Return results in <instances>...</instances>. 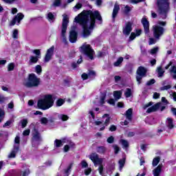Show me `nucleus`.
<instances>
[{
  "mask_svg": "<svg viewBox=\"0 0 176 176\" xmlns=\"http://www.w3.org/2000/svg\"><path fill=\"white\" fill-rule=\"evenodd\" d=\"M96 19L101 21L102 18L98 11H83L75 17L74 23H78L83 28L82 36L87 38L96 25Z\"/></svg>",
  "mask_w": 176,
  "mask_h": 176,
  "instance_id": "f257e3e1",
  "label": "nucleus"
},
{
  "mask_svg": "<svg viewBox=\"0 0 176 176\" xmlns=\"http://www.w3.org/2000/svg\"><path fill=\"white\" fill-rule=\"evenodd\" d=\"M37 105L40 109L46 111L54 105V97L51 94L44 95L38 100Z\"/></svg>",
  "mask_w": 176,
  "mask_h": 176,
  "instance_id": "f03ea898",
  "label": "nucleus"
},
{
  "mask_svg": "<svg viewBox=\"0 0 176 176\" xmlns=\"http://www.w3.org/2000/svg\"><path fill=\"white\" fill-rule=\"evenodd\" d=\"M89 159L93 162L94 166H99L98 170L100 175H104V166L102 165L104 158L98 157V154L94 153L89 155Z\"/></svg>",
  "mask_w": 176,
  "mask_h": 176,
  "instance_id": "7ed1b4c3",
  "label": "nucleus"
},
{
  "mask_svg": "<svg viewBox=\"0 0 176 176\" xmlns=\"http://www.w3.org/2000/svg\"><path fill=\"white\" fill-rule=\"evenodd\" d=\"M165 21H158L157 24L153 26V35L155 39H160V36L164 34Z\"/></svg>",
  "mask_w": 176,
  "mask_h": 176,
  "instance_id": "20e7f679",
  "label": "nucleus"
},
{
  "mask_svg": "<svg viewBox=\"0 0 176 176\" xmlns=\"http://www.w3.org/2000/svg\"><path fill=\"white\" fill-rule=\"evenodd\" d=\"M41 83V79L36 77L34 74H31L28 76L27 80L23 82V85L26 87H38V85Z\"/></svg>",
  "mask_w": 176,
  "mask_h": 176,
  "instance_id": "39448f33",
  "label": "nucleus"
},
{
  "mask_svg": "<svg viewBox=\"0 0 176 176\" xmlns=\"http://www.w3.org/2000/svg\"><path fill=\"white\" fill-rule=\"evenodd\" d=\"M157 6L160 14H166L170 10L168 0H157Z\"/></svg>",
  "mask_w": 176,
  "mask_h": 176,
  "instance_id": "423d86ee",
  "label": "nucleus"
},
{
  "mask_svg": "<svg viewBox=\"0 0 176 176\" xmlns=\"http://www.w3.org/2000/svg\"><path fill=\"white\" fill-rule=\"evenodd\" d=\"M80 52L88 56L90 60H93L94 58V50H93L90 45L87 43H84L82 45L80 48Z\"/></svg>",
  "mask_w": 176,
  "mask_h": 176,
  "instance_id": "0eeeda50",
  "label": "nucleus"
},
{
  "mask_svg": "<svg viewBox=\"0 0 176 176\" xmlns=\"http://www.w3.org/2000/svg\"><path fill=\"white\" fill-rule=\"evenodd\" d=\"M63 19L61 27V37L63 38V41H66L65 34H67V28L68 27V23H69V17L65 14L63 15Z\"/></svg>",
  "mask_w": 176,
  "mask_h": 176,
  "instance_id": "6e6552de",
  "label": "nucleus"
},
{
  "mask_svg": "<svg viewBox=\"0 0 176 176\" xmlns=\"http://www.w3.org/2000/svg\"><path fill=\"white\" fill-rule=\"evenodd\" d=\"M138 76H136L138 85H141V80L146 75V69L144 67H140L137 70Z\"/></svg>",
  "mask_w": 176,
  "mask_h": 176,
  "instance_id": "1a4fd4ad",
  "label": "nucleus"
},
{
  "mask_svg": "<svg viewBox=\"0 0 176 176\" xmlns=\"http://www.w3.org/2000/svg\"><path fill=\"white\" fill-rule=\"evenodd\" d=\"M42 141V138H41V135L38 130L34 129L33 131V138H32V145L35 146V145H39V143Z\"/></svg>",
  "mask_w": 176,
  "mask_h": 176,
  "instance_id": "9d476101",
  "label": "nucleus"
},
{
  "mask_svg": "<svg viewBox=\"0 0 176 176\" xmlns=\"http://www.w3.org/2000/svg\"><path fill=\"white\" fill-rule=\"evenodd\" d=\"M109 120H111V117H109V115L104 114L101 121H95L96 126H100V124H104V126H107V124H109Z\"/></svg>",
  "mask_w": 176,
  "mask_h": 176,
  "instance_id": "9b49d317",
  "label": "nucleus"
},
{
  "mask_svg": "<svg viewBox=\"0 0 176 176\" xmlns=\"http://www.w3.org/2000/svg\"><path fill=\"white\" fill-rule=\"evenodd\" d=\"M24 19V14L23 13L19 12L16 14V16L11 21L10 25H20V21Z\"/></svg>",
  "mask_w": 176,
  "mask_h": 176,
  "instance_id": "f8f14e48",
  "label": "nucleus"
},
{
  "mask_svg": "<svg viewBox=\"0 0 176 176\" xmlns=\"http://www.w3.org/2000/svg\"><path fill=\"white\" fill-rule=\"evenodd\" d=\"M76 28V27L73 25L72 27V30L69 33V41L71 42V43H75V42H76L78 39V33L75 32Z\"/></svg>",
  "mask_w": 176,
  "mask_h": 176,
  "instance_id": "ddd939ff",
  "label": "nucleus"
},
{
  "mask_svg": "<svg viewBox=\"0 0 176 176\" xmlns=\"http://www.w3.org/2000/svg\"><path fill=\"white\" fill-rule=\"evenodd\" d=\"M126 119L124 122V126H127L133 119V109H129L125 113Z\"/></svg>",
  "mask_w": 176,
  "mask_h": 176,
  "instance_id": "4468645a",
  "label": "nucleus"
},
{
  "mask_svg": "<svg viewBox=\"0 0 176 176\" xmlns=\"http://www.w3.org/2000/svg\"><path fill=\"white\" fill-rule=\"evenodd\" d=\"M54 53V47L52 46L47 50L45 57V63H49L52 60V57Z\"/></svg>",
  "mask_w": 176,
  "mask_h": 176,
  "instance_id": "2eb2a0df",
  "label": "nucleus"
},
{
  "mask_svg": "<svg viewBox=\"0 0 176 176\" xmlns=\"http://www.w3.org/2000/svg\"><path fill=\"white\" fill-rule=\"evenodd\" d=\"M142 23L144 28L145 34H149V22L146 19V18L143 17L142 19Z\"/></svg>",
  "mask_w": 176,
  "mask_h": 176,
  "instance_id": "dca6fc26",
  "label": "nucleus"
},
{
  "mask_svg": "<svg viewBox=\"0 0 176 176\" xmlns=\"http://www.w3.org/2000/svg\"><path fill=\"white\" fill-rule=\"evenodd\" d=\"M133 28H131V23L128 22L123 29L124 35H130V33L131 32Z\"/></svg>",
  "mask_w": 176,
  "mask_h": 176,
  "instance_id": "f3484780",
  "label": "nucleus"
},
{
  "mask_svg": "<svg viewBox=\"0 0 176 176\" xmlns=\"http://www.w3.org/2000/svg\"><path fill=\"white\" fill-rule=\"evenodd\" d=\"M162 107V103L158 102L155 104V105L152 106L151 107L148 108L146 111L147 113H151V112H155V111H157L159 108Z\"/></svg>",
  "mask_w": 176,
  "mask_h": 176,
  "instance_id": "a211bd4d",
  "label": "nucleus"
},
{
  "mask_svg": "<svg viewBox=\"0 0 176 176\" xmlns=\"http://www.w3.org/2000/svg\"><path fill=\"white\" fill-rule=\"evenodd\" d=\"M17 152H19V144L14 146L13 150L8 155L9 159H13L14 157H16V153H17Z\"/></svg>",
  "mask_w": 176,
  "mask_h": 176,
  "instance_id": "6ab92c4d",
  "label": "nucleus"
},
{
  "mask_svg": "<svg viewBox=\"0 0 176 176\" xmlns=\"http://www.w3.org/2000/svg\"><path fill=\"white\" fill-rule=\"evenodd\" d=\"M119 10H120V7L119 6V4H118V3H116L112 14L113 20H115L116 16L118 15V13H119Z\"/></svg>",
  "mask_w": 176,
  "mask_h": 176,
  "instance_id": "aec40b11",
  "label": "nucleus"
},
{
  "mask_svg": "<svg viewBox=\"0 0 176 176\" xmlns=\"http://www.w3.org/2000/svg\"><path fill=\"white\" fill-rule=\"evenodd\" d=\"M96 72L94 71H90L88 74L86 73H84L82 74L81 77L83 79V80H86V79H89V78H91V76H95Z\"/></svg>",
  "mask_w": 176,
  "mask_h": 176,
  "instance_id": "412c9836",
  "label": "nucleus"
},
{
  "mask_svg": "<svg viewBox=\"0 0 176 176\" xmlns=\"http://www.w3.org/2000/svg\"><path fill=\"white\" fill-rule=\"evenodd\" d=\"M142 32V31L141 30H137L135 32H132L129 36V41H134L136 36H140V35H141Z\"/></svg>",
  "mask_w": 176,
  "mask_h": 176,
  "instance_id": "4be33fe9",
  "label": "nucleus"
},
{
  "mask_svg": "<svg viewBox=\"0 0 176 176\" xmlns=\"http://www.w3.org/2000/svg\"><path fill=\"white\" fill-rule=\"evenodd\" d=\"M162 165H158L157 166V168H155L153 170V174L154 176H160V173H162Z\"/></svg>",
  "mask_w": 176,
  "mask_h": 176,
  "instance_id": "5701e85b",
  "label": "nucleus"
},
{
  "mask_svg": "<svg viewBox=\"0 0 176 176\" xmlns=\"http://www.w3.org/2000/svg\"><path fill=\"white\" fill-rule=\"evenodd\" d=\"M122 94H123V91H115L113 92V97L116 101L122 98Z\"/></svg>",
  "mask_w": 176,
  "mask_h": 176,
  "instance_id": "b1692460",
  "label": "nucleus"
},
{
  "mask_svg": "<svg viewBox=\"0 0 176 176\" xmlns=\"http://www.w3.org/2000/svg\"><path fill=\"white\" fill-rule=\"evenodd\" d=\"M166 126L168 127L169 129H174V122L172 118H168L166 119Z\"/></svg>",
  "mask_w": 176,
  "mask_h": 176,
  "instance_id": "393cba45",
  "label": "nucleus"
},
{
  "mask_svg": "<svg viewBox=\"0 0 176 176\" xmlns=\"http://www.w3.org/2000/svg\"><path fill=\"white\" fill-rule=\"evenodd\" d=\"M38 56H31L30 57L29 64H30V65H32V64H36V63H38Z\"/></svg>",
  "mask_w": 176,
  "mask_h": 176,
  "instance_id": "a878e982",
  "label": "nucleus"
},
{
  "mask_svg": "<svg viewBox=\"0 0 176 176\" xmlns=\"http://www.w3.org/2000/svg\"><path fill=\"white\" fill-rule=\"evenodd\" d=\"M58 118L60 120H62L63 122H67V120L69 119V117L67 115L65 114H59L58 116Z\"/></svg>",
  "mask_w": 176,
  "mask_h": 176,
  "instance_id": "bb28decb",
  "label": "nucleus"
},
{
  "mask_svg": "<svg viewBox=\"0 0 176 176\" xmlns=\"http://www.w3.org/2000/svg\"><path fill=\"white\" fill-rule=\"evenodd\" d=\"M123 63V57L120 56L118 58L117 61L113 63L114 67H120Z\"/></svg>",
  "mask_w": 176,
  "mask_h": 176,
  "instance_id": "cd10ccee",
  "label": "nucleus"
},
{
  "mask_svg": "<svg viewBox=\"0 0 176 176\" xmlns=\"http://www.w3.org/2000/svg\"><path fill=\"white\" fill-rule=\"evenodd\" d=\"M124 96L126 98H129V97H131V96H133V91H131V89L127 88L125 90Z\"/></svg>",
  "mask_w": 176,
  "mask_h": 176,
  "instance_id": "c85d7f7f",
  "label": "nucleus"
},
{
  "mask_svg": "<svg viewBox=\"0 0 176 176\" xmlns=\"http://www.w3.org/2000/svg\"><path fill=\"white\" fill-rule=\"evenodd\" d=\"M47 19L50 21V23H53V21H54L56 17H54V15L52 12H50L47 15Z\"/></svg>",
  "mask_w": 176,
  "mask_h": 176,
  "instance_id": "c756f323",
  "label": "nucleus"
},
{
  "mask_svg": "<svg viewBox=\"0 0 176 176\" xmlns=\"http://www.w3.org/2000/svg\"><path fill=\"white\" fill-rule=\"evenodd\" d=\"M121 145H122V148H124V149H126V148H129V142L126 140H123L122 139L120 141Z\"/></svg>",
  "mask_w": 176,
  "mask_h": 176,
  "instance_id": "7c9ffc66",
  "label": "nucleus"
},
{
  "mask_svg": "<svg viewBox=\"0 0 176 176\" xmlns=\"http://www.w3.org/2000/svg\"><path fill=\"white\" fill-rule=\"evenodd\" d=\"M157 72L159 78H162V76H163V75L164 74V70H163L162 67H158L157 68Z\"/></svg>",
  "mask_w": 176,
  "mask_h": 176,
  "instance_id": "2f4dec72",
  "label": "nucleus"
},
{
  "mask_svg": "<svg viewBox=\"0 0 176 176\" xmlns=\"http://www.w3.org/2000/svg\"><path fill=\"white\" fill-rule=\"evenodd\" d=\"M160 162V157H156L155 158H154L153 160V167H156V166H157V164H159V163Z\"/></svg>",
  "mask_w": 176,
  "mask_h": 176,
  "instance_id": "473e14b6",
  "label": "nucleus"
},
{
  "mask_svg": "<svg viewBox=\"0 0 176 176\" xmlns=\"http://www.w3.org/2000/svg\"><path fill=\"white\" fill-rule=\"evenodd\" d=\"M106 150L104 146H98L96 148V152H98V153H105Z\"/></svg>",
  "mask_w": 176,
  "mask_h": 176,
  "instance_id": "72a5a7b5",
  "label": "nucleus"
},
{
  "mask_svg": "<svg viewBox=\"0 0 176 176\" xmlns=\"http://www.w3.org/2000/svg\"><path fill=\"white\" fill-rule=\"evenodd\" d=\"M104 104H105V95L102 94L100 96V99L98 105H104Z\"/></svg>",
  "mask_w": 176,
  "mask_h": 176,
  "instance_id": "f704fd0d",
  "label": "nucleus"
},
{
  "mask_svg": "<svg viewBox=\"0 0 176 176\" xmlns=\"http://www.w3.org/2000/svg\"><path fill=\"white\" fill-rule=\"evenodd\" d=\"M82 3H78L74 8H73V10L74 12H78V10H79L80 9H82Z\"/></svg>",
  "mask_w": 176,
  "mask_h": 176,
  "instance_id": "c9c22d12",
  "label": "nucleus"
},
{
  "mask_svg": "<svg viewBox=\"0 0 176 176\" xmlns=\"http://www.w3.org/2000/svg\"><path fill=\"white\" fill-rule=\"evenodd\" d=\"M125 162H126V159H124V158H122V160H119V165H120V171H122V168H123Z\"/></svg>",
  "mask_w": 176,
  "mask_h": 176,
  "instance_id": "e433bc0d",
  "label": "nucleus"
},
{
  "mask_svg": "<svg viewBox=\"0 0 176 176\" xmlns=\"http://www.w3.org/2000/svg\"><path fill=\"white\" fill-rule=\"evenodd\" d=\"M157 52H159V47H155L153 49H151L150 51H149V53L150 54H156V53H157Z\"/></svg>",
  "mask_w": 176,
  "mask_h": 176,
  "instance_id": "4c0bfd02",
  "label": "nucleus"
},
{
  "mask_svg": "<svg viewBox=\"0 0 176 176\" xmlns=\"http://www.w3.org/2000/svg\"><path fill=\"white\" fill-rule=\"evenodd\" d=\"M169 72L170 73V75H172V76L173 75H176V66L175 65L172 66L169 69Z\"/></svg>",
  "mask_w": 176,
  "mask_h": 176,
  "instance_id": "58836bf2",
  "label": "nucleus"
},
{
  "mask_svg": "<svg viewBox=\"0 0 176 176\" xmlns=\"http://www.w3.org/2000/svg\"><path fill=\"white\" fill-rule=\"evenodd\" d=\"M35 71H36V74L40 75V74L42 72V67L41 65H37L35 67Z\"/></svg>",
  "mask_w": 176,
  "mask_h": 176,
  "instance_id": "ea45409f",
  "label": "nucleus"
},
{
  "mask_svg": "<svg viewBox=\"0 0 176 176\" xmlns=\"http://www.w3.org/2000/svg\"><path fill=\"white\" fill-rule=\"evenodd\" d=\"M12 38H14V39H17V38H19V30H17V29L14 30L12 32Z\"/></svg>",
  "mask_w": 176,
  "mask_h": 176,
  "instance_id": "a19ab883",
  "label": "nucleus"
},
{
  "mask_svg": "<svg viewBox=\"0 0 176 176\" xmlns=\"http://www.w3.org/2000/svg\"><path fill=\"white\" fill-rule=\"evenodd\" d=\"M55 146H56L57 148H60V146H63V142H61V140H56Z\"/></svg>",
  "mask_w": 176,
  "mask_h": 176,
  "instance_id": "79ce46f5",
  "label": "nucleus"
},
{
  "mask_svg": "<svg viewBox=\"0 0 176 176\" xmlns=\"http://www.w3.org/2000/svg\"><path fill=\"white\" fill-rule=\"evenodd\" d=\"M72 146H74L73 143H70V146L69 145H65L64 146V152H68L69 151V148H72Z\"/></svg>",
  "mask_w": 176,
  "mask_h": 176,
  "instance_id": "37998d69",
  "label": "nucleus"
},
{
  "mask_svg": "<svg viewBox=\"0 0 176 176\" xmlns=\"http://www.w3.org/2000/svg\"><path fill=\"white\" fill-rule=\"evenodd\" d=\"M64 104V100L59 99L56 101V106L61 107Z\"/></svg>",
  "mask_w": 176,
  "mask_h": 176,
  "instance_id": "c03bdc74",
  "label": "nucleus"
},
{
  "mask_svg": "<svg viewBox=\"0 0 176 176\" xmlns=\"http://www.w3.org/2000/svg\"><path fill=\"white\" fill-rule=\"evenodd\" d=\"M153 105V102H150L143 106V109H146V108H149V107H152Z\"/></svg>",
  "mask_w": 176,
  "mask_h": 176,
  "instance_id": "a18cd8bd",
  "label": "nucleus"
},
{
  "mask_svg": "<svg viewBox=\"0 0 176 176\" xmlns=\"http://www.w3.org/2000/svg\"><path fill=\"white\" fill-rule=\"evenodd\" d=\"M21 123L22 124V127L24 129V127H25V126H27L28 121L27 120L24 119L21 121Z\"/></svg>",
  "mask_w": 176,
  "mask_h": 176,
  "instance_id": "49530a36",
  "label": "nucleus"
},
{
  "mask_svg": "<svg viewBox=\"0 0 176 176\" xmlns=\"http://www.w3.org/2000/svg\"><path fill=\"white\" fill-rule=\"evenodd\" d=\"M5 116V112H3V110L0 109V122H2L3 120V116Z\"/></svg>",
  "mask_w": 176,
  "mask_h": 176,
  "instance_id": "de8ad7c7",
  "label": "nucleus"
},
{
  "mask_svg": "<svg viewBox=\"0 0 176 176\" xmlns=\"http://www.w3.org/2000/svg\"><path fill=\"white\" fill-rule=\"evenodd\" d=\"M156 43V39L153 38H150L148 41V45H155Z\"/></svg>",
  "mask_w": 176,
  "mask_h": 176,
  "instance_id": "09e8293b",
  "label": "nucleus"
},
{
  "mask_svg": "<svg viewBox=\"0 0 176 176\" xmlns=\"http://www.w3.org/2000/svg\"><path fill=\"white\" fill-rule=\"evenodd\" d=\"M47 122H48V120H47V118H42L41 119V123L42 124H47Z\"/></svg>",
  "mask_w": 176,
  "mask_h": 176,
  "instance_id": "8fccbe9b",
  "label": "nucleus"
},
{
  "mask_svg": "<svg viewBox=\"0 0 176 176\" xmlns=\"http://www.w3.org/2000/svg\"><path fill=\"white\" fill-rule=\"evenodd\" d=\"M156 82V80H155V79H151L150 80H148L147 82H146V85L147 86H151V85H154V83Z\"/></svg>",
  "mask_w": 176,
  "mask_h": 176,
  "instance_id": "3c124183",
  "label": "nucleus"
},
{
  "mask_svg": "<svg viewBox=\"0 0 176 176\" xmlns=\"http://www.w3.org/2000/svg\"><path fill=\"white\" fill-rule=\"evenodd\" d=\"M61 5V0H55L54 2V6H60Z\"/></svg>",
  "mask_w": 176,
  "mask_h": 176,
  "instance_id": "603ef678",
  "label": "nucleus"
},
{
  "mask_svg": "<svg viewBox=\"0 0 176 176\" xmlns=\"http://www.w3.org/2000/svg\"><path fill=\"white\" fill-rule=\"evenodd\" d=\"M81 166L83 168H86V167L89 166V164H87V162H86V161L83 160L81 162Z\"/></svg>",
  "mask_w": 176,
  "mask_h": 176,
  "instance_id": "864d4df0",
  "label": "nucleus"
},
{
  "mask_svg": "<svg viewBox=\"0 0 176 176\" xmlns=\"http://www.w3.org/2000/svg\"><path fill=\"white\" fill-rule=\"evenodd\" d=\"M113 147L115 151V153L118 154L119 151H120V149L119 148V146H118V145H113Z\"/></svg>",
  "mask_w": 176,
  "mask_h": 176,
  "instance_id": "5fc2aeb1",
  "label": "nucleus"
},
{
  "mask_svg": "<svg viewBox=\"0 0 176 176\" xmlns=\"http://www.w3.org/2000/svg\"><path fill=\"white\" fill-rule=\"evenodd\" d=\"M12 122L11 120L7 121L4 125H3V127H9V126H10V124H12Z\"/></svg>",
  "mask_w": 176,
  "mask_h": 176,
  "instance_id": "6e6d98bb",
  "label": "nucleus"
},
{
  "mask_svg": "<svg viewBox=\"0 0 176 176\" xmlns=\"http://www.w3.org/2000/svg\"><path fill=\"white\" fill-rule=\"evenodd\" d=\"M36 56H41V50H34L32 52Z\"/></svg>",
  "mask_w": 176,
  "mask_h": 176,
  "instance_id": "4d7b16f0",
  "label": "nucleus"
},
{
  "mask_svg": "<svg viewBox=\"0 0 176 176\" xmlns=\"http://www.w3.org/2000/svg\"><path fill=\"white\" fill-rule=\"evenodd\" d=\"M131 11V8H130L129 6H126L124 8V12L129 13V12Z\"/></svg>",
  "mask_w": 176,
  "mask_h": 176,
  "instance_id": "13d9d810",
  "label": "nucleus"
},
{
  "mask_svg": "<svg viewBox=\"0 0 176 176\" xmlns=\"http://www.w3.org/2000/svg\"><path fill=\"white\" fill-rule=\"evenodd\" d=\"M13 69H14V64L10 63L8 65V71H13Z\"/></svg>",
  "mask_w": 176,
  "mask_h": 176,
  "instance_id": "bf43d9fd",
  "label": "nucleus"
},
{
  "mask_svg": "<svg viewBox=\"0 0 176 176\" xmlns=\"http://www.w3.org/2000/svg\"><path fill=\"white\" fill-rule=\"evenodd\" d=\"M113 136H110L108 139H107V142L109 144H113Z\"/></svg>",
  "mask_w": 176,
  "mask_h": 176,
  "instance_id": "052dcab7",
  "label": "nucleus"
},
{
  "mask_svg": "<svg viewBox=\"0 0 176 176\" xmlns=\"http://www.w3.org/2000/svg\"><path fill=\"white\" fill-rule=\"evenodd\" d=\"M168 89H171V85H166L160 88V90H168Z\"/></svg>",
  "mask_w": 176,
  "mask_h": 176,
  "instance_id": "680f3d73",
  "label": "nucleus"
},
{
  "mask_svg": "<svg viewBox=\"0 0 176 176\" xmlns=\"http://www.w3.org/2000/svg\"><path fill=\"white\" fill-rule=\"evenodd\" d=\"M108 104H109L110 105H115V99L109 100Z\"/></svg>",
  "mask_w": 176,
  "mask_h": 176,
  "instance_id": "e2e57ef3",
  "label": "nucleus"
},
{
  "mask_svg": "<svg viewBox=\"0 0 176 176\" xmlns=\"http://www.w3.org/2000/svg\"><path fill=\"white\" fill-rule=\"evenodd\" d=\"M160 97V94L155 92L153 94V98L157 99Z\"/></svg>",
  "mask_w": 176,
  "mask_h": 176,
  "instance_id": "0e129e2a",
  "label": "nucleus"
},
{
  "mask_svg": "<svg viewBox=\"0 0 176 176\" xmlns=\"http://www.w3.org/2000/svg\"><path fill=\"white\" fill-rule=\"evenodd\" d=\"M23 135H30V129H27L25 131H23Z\"/></svg>",
  "mask_w": 176,
  "mask_h": 176,
  "instance_id": "69168bd1",
  "label": "nucleus"
},
{
  "mask_svg": "<svg viewBox=\"0 0 176 176\" xmlns=\"http://www.w3.org/2000/svg\"><path fill=\"white\" fill-rule=\"evenodd\" d=\"M90 173H91V168H88V169L85 170V175H89V174H90Z\"/></svg>",
  "mask_w": 176,
  "mask_h": 176,
  "instance_id": "338daca9",
  "label": "nucleus"
},
{
  "mask_svg": "<svg viewBox=\"0 0 176 176\" xmlns=\"http://www.w3.org/2000/svg\"><path fill=\"white\" fill-rule=\"evenodd\" d=\"M115 130H116V126L115 125H112L110 126L109 128L110 131H115Z\"/></svg>",
  "mask_w": 176,
  "mask_h": 176,
  "instance_id": "774afa93",
  "label": "nucleus"
}]
</instances>
